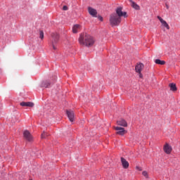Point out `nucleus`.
<instances>
[{
  "instance_id": "f257e3e1",
  "label": "nucleus",
  "mask_w": 180,
  "mask_h": 180,
  "mask_svg": "<svg viewBox=\"0 0 180 180\" xmlns=\"http://www.w3.org/2000/svg\"><path fill=\"white\" fill-rule=\"evenodd\" d=\"M79 43L82 46H86V47H92L95 44V39L88 34H81Z\"/></svg>"
},
{
  "instance_id": "f03ea898",
  "label": "nucleus",
  "mask_w": 180,
  "mask_h": 180,
  "mask_svg": "<svg viewBox=\"0 0 180 180\" xmlns=\"http://www.w3.org/2000/svg\"><path fill=\"white\" fill-rule=\"evenodd\" d=\"M110 23L111 26H119L122 23V18L116 13H112L110 15Z\"/></svg>"
},
{
  "instance_id": "7ed1b4c3",
  "label": "nucleus",
  "mask_w": 180,
  "mask_h": 180,
  "mask_svg": "<svg viewBox=\"0 0 180 180\" xmlns=\"http://www.w3.org/2000/svg\"><path fill=\"white\" fill-rule=\"evenodd\" d=\"M52 37V46L53 50H57V47H56V44L60 39V35L57 32H53L51 34Z\"/></svg>"
},
{
  "instance_id": "20e7f679",
  "label": "nucleus",
  "mask_w": 180,
  "mask_h": 180,
  "mask_svg": "<svg viewBox=\"0 0 180 180\" xmlns=\"http://www.w3.org/2000/svg\"><path fill=\"white\" fill-rule=\"evenodd\" d=\"M115 15H117V16H119L120 18H122V16H123L124 18H127V13L126 11L123 12L122 7H117L115 10Z\"/></svg>"
},
{
  "instance_id": "39448f33",
  "label": "nucleus",
  "mask_w": 180,
  "mask_h": 180,
  "mask_svg": "<svg viewBox=\"0 0 180 180\" xmlns=\"http://www.w3.org/2000/svg\"><path fill=\"white\" fill-rule=\"evenodd\" d=\"M115 130L117 131L116 134H119V136H124L127 133L124 128L120 127H114Z\"/></svg>"
},
{
  "instance_id": "423d86ee",
  "label": "nucleus",
  "mask_w": 180,
  "mask_h": 180,
  "mask_svg": "<svg viewBox=\"0 0 180 180\" xmlns=\"http://www.w3.org/2000/svg\"><path fill=\"white\" fill-rule=\"evenodd\" d=\"M23 136L25 140L27 141H32L33 140V136H32V134L29 131H25L23 133Z\"/></svg>"
},
{
  "instance_id": "0eeeda50",
  "label": "nucleus",
  "mask_w": 180,
  "mask_h": 180,
  "mask_svg": "<svg viewBox=\"0 0 180 180\" xmlns=\"http://www.w3.org/2000/svg\"><path fill=\"white\" fill-rule=\"evenodd\" d=\"M158 19L160 20V23L162 24V26H163L164 27H166L167 30H169V25H168L167 21L164 20V19H162V18H161L160 16H158Z\"/></svg>"
},
{
  "instance_id": "6e6552de",
  "label": "nucleus",
  "mask_w": 180,
  "mask_h": 180,
  "mask_svg": "<svg viewBox=\"0 0 180 180\" xmlns=\"http://www.w3.org/2000/svg\"><path fill=\"white\" fill-rule=\"evenodd\" d=\"M20 106L22 107H27V108H33V106H34V103H32V102H25L22 101L20 103Z\"/></svg>"
},
{
  "instance_id": "1a4fd4ad",
  "label": "nucleus",
  "mask_w": 180,
  "mask_h": 180,
  "mask_svg": "<svg viewBox=\"0 0 180 180\" xmlns=\"http://www.w3.org/2000/svg\"><path fill=\"white\" fill-rule=\"evenodd\" d=\"M88 11L89 15L93 16V18H96V15H98V11H96V10H95L94 8H92V7H89Z\"/></svg>"
},
{
  "instance_id": "9d476101",
  "label": "nucleus",
  "mask_w": 180,
  "mask_h": 180,
  "mask_svg": "<svg viewBox=\"0 0 180 180\" xmlns=\"http://www.w3.org/2000/svg\"><path fill=\"white\" fill-rule=\"evenodd\" d=\"M66 113L68 115V117L70 120V122H74V111L70 110H67Z\"/></svg>"
},
{
  "instance_id": "9b49d317",
  "label": "nucleus",
  "mask_w": 180,
  "mask_h": 180,
  "mask_svg": "<svg viewBox=\"0 0 180 180\" xmlns=\"http://www.w3.org/2000/svg\"><path fill=\"white\" fill-rule=\"evenodd\" d=\"M118 126H122L123 127H127V122L124 120H119L117 121Z\"/></svg>"
},
{
  "instance_id": "f8f14e48",
  "label": "nucleus",
  "mask_w": 180,
  "mask_h": 180,
  "mask_svg": "<svg viewBox=\"0 0 180 180\" xmlns=\"http://www.w3.org/2000/svg\"><path fill=\"white\" fill-rule=\"evenodd\" d=\"M121 162L123 168H124L125 169H127V168H129V162H127L126 159H124V158H121Z\"/></svg>"
},
{
  "instance_id": "ddd939ff",
  "label": "nucleus",
  "mask_w": 180,
  "mask_h": 180,
  "mask_svg": "<svg viewBox=\"0 0 180 180\" xmlns=\"http://www.w3.org/2000/svg\"><path fill=\"white\" fill-rule=\"evenodd\" d=\"M81 30V25L76 24L72 27V32L73 33H78Z\"/></svg>"
},
{
  "instance_id": "4468645a",
  "label": "nucleus",
  "mask_w": 180,
  "mask_h": 180,
  "mask_svg": "<svg viewBox=\"0 0 180 180\" xmlns=\"http://www.w3.org/2000/svg\"><path fill=\"white\" fill-rule=\"evenodd\" d=\"M143 68H144V65H143V63H139L135 67L136 72H141Z\"/></svg>"
},
{
  "instance_id": "2eb2a0df",
  "label": "nucleus",
  "mask_w": 180,
  "mask_h": 180,
  "mask_svg": "<svg viewBox=\"0 0 180 180\" xmlns=\"http://www.w3.org/2000/svg\"><path fill=\"white\" fill-rule=\"evenodd\" d=\"M164 151H165V153H166V154H170V153H171V151H172V148H171V147L169 146V145L166 144V145L164 146Z\"/></svg>"
},
{
  "instance_id": "dca6fc26",
  "label": "nucleus",
  "mask_w": 180,
  "mask_h": 180,
  "mask_svg": "<svg viewBox=\"0 0 180 180\" xmlns=\"http://www.w3.org/2000/svg\"><path fill=\"white\" fill-rule=\"evenodd\" d=\"M51 85V83L49 80H46L41 83V86L43 88H49Z\"/></svg>"
},
{
  "instance_id": "f3484780",
  "label": "nucleus",
  "mask_w": 180,
  "mask_h": 180,
  "mask_svg": "<svg viewBox=\"0 0 180 180\" xmlns=\"http://www.w3.org/2000/svg\"><path fill=\"white\" fill-rule=\"evenodd\" d=\"M155 64H159L160 65H164L165 64V61L161 60L160 59H156L155 60Z\"/></svg>"
},
{
  "instance_id": "a211bd4d",
  "label": "nucleus",
  "mask_w": 180,
  "mask_h": 180,
  "mask_svg": "<svg viewBox=\"0 0 180 180\" xmlns=\"http://www.w3.org/2000/svg\"><path fill=\"white\" fill-rule=\"evenodd\" d=\"M131 6H132V8H134V9H136V11L140 10V6H138L137 4H136L134 2H132Z\"/></svg>"
},
{
  "instance_id": "6ab92c4d",
  "label": "nucleus",
  "mask_w": 180,
  "mask_h": 180,
  "mask_svg": "<svg viewBox=\"0 0 180 180\" xmlns=\"http://www.w3.org/2000/svg\"><path fill=\"white\" fill-rule=\"evenodd\" d=\"M170 90L171 91H176V85L174 83L169 84Z\"/></svg>"
},
{
  "instance_id": "aec40b11",
  "label": "nucleus",
  "mask_w": 180,
  "mask_h": 180,
  "mask_svg": "<svg viewBox=\"0 0 180 180\" xmlns=\"http://www.w3.org/2000/svg\"><path fill=\"white\" fill-rule=\"evenodd\" d=\"M47 136H49V134H47L46 131H44L41 135V139H46Z\"/></svg>"
},
{
  "instance_id": "412c9836",
  "label": "nucleus",
  "mask_w": 180,
  "mask_h": 180,
  "mask_svg": "<svg viewBox=\"0 0 180 180\" xmlns=\"http://www.w3.org/2000/svg\"><path fill=\"white\" fill-rule=\"evenodd\" d=\"M39 37L41 39V40L44 39V32H43V31L39 32Z\"/></svg>"
},
{
  "instance_id": "4be33fe9",
  "label": "nucleus",
  "mask_w": 180,
  "mask_h": 180,
  "mask_svg": "<svg viewBox=\"0 0 180 180\" xmlns=\"http://www.w3.org/2000/svg\"><path fill=\"white\" fill-rule=\"evenodd\" d=\"M142 175H143V176H145V178H148V173L146 171L142 172Z\"/></svg>"
},
{
  "instance_id": "5701e85b",
  "label": "nucleus",
  "mask_w": 180,
  "mask_h": 180,
  "mask_svg": "<svg viewBox=\"0 0 180 180\" xmlns=\"http://www.w3.org/2000/svg\"><path fill=\"white\" fill-rule=\"evenodd\" d=\"M63 9V11H68V7L67 6H64Z\"/></svg>"
},
{
  "instance_id": "b1692460",
  "label": "nucleus",
  "mask_w": 180,
  "mask_h": 180,
  "mask_svg": "<svg viewBox=\"0 0 180 180\" xmlns=\"http://www.w3.org/2000/svg\"><path fill=\"white\" fill-rule=\"evenodd\" d=\"M139 75V78H143V75L141 74V72H138Z\"/></svg>"
},
{
  "instance_id": "393cba45",
  "label": "nucleus",
  "mask_w": 180,
  "mask_h": 180,
  "mask_svg": "<svg viewBox=\"0 0 180 180\" xmlns=\"http://www.w3.org/2000/svg\"><path fill=\"white\" fill-rule=\"evenodd\" d=\"M99 20H101V22H102L103 20V18H102L101 16L98 17Z\"/></svg>"
}]
</instances>
